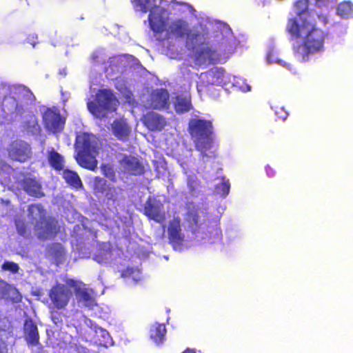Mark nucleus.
Wrapping results in <instances>:
<instances>
[{
  "instance_id": "1",
  "label": "nucleus",
  "mask_w": 353,
  "mask_h": 353,
  "mask_svg": "<svg viewBox=\"0 0 353 353\" xmlns=\"http://www.w3.org/2000/svg\"><path fill=\"white\" fill-rule=\"evenodd\" d=\"M310 0H297L294 3V9L297 17L288 20L286 32L292 39H302V42L294 45V56L301 62L307 61L311 55L321 53L325 50V43L329 33L316 26V24L305 17L309 13Z\"/></svg>"
},
{
  "instance_id": "2",
  "label": "nucleus",
  "mask_w": 353,
  "mask_h": 353,
  "mask_svg": "<svg viewBox=\"0 0 353 353\" xmlns=\"http://www.w3.org/2000/svg\"><path fill=\"white\" fill-rule=\"evenodd\" d=\"M194 142V148L200 152V157L214 159L216 157L214 144L213 125L211 121L203 119H192L188 128Z\"/></svg>"
},
{
  "instance_id": "3",
  "label": "nucleus",
  "mask_w": 353,
  "mask_h": 353,
  "mask_svg": "<svg viewBox=\"0 0 353 353\" xmlns=\"http://www.w3.org/2000/svg\"><path fill=\"white\" fill-rule=\"evenodd\" d=\"M74 149L76 154L74 159L81 168L94 171L97 168V160L95 154L97 148L93 144L92 137L87 132L78 134L76 136Z\"/></svg>"
},
{
  "instance_id": "4",
  "label": "nucleus",
  "mask_w": 353,
  "mask_h": 353,
  "mask_svg": "<svg viewBox=\"0 0 353 353\" xmlns=\"http://www.w3.org/2000/svg\"><path fill=\"white\" fill-rule=\"evenodd\" d=\"M119 105V101L110 89H100L96 94L95 101L87 103L89 112L98 118L105 116V112H115Z\"/></svg>"
},
{
  "instance_id": "5",
  "label": "nucleus",
  "mask_w": 353,
  "mask_h": 353,
  "mask_svg": "<svg viewBox=\"0 0 353 353\" xmlns=\"http://www.w3.org/2000/svg\"><path fill=\"white\" fill-rule=\"evenodd\" d=\"M200 34L192 32L188 22L181 18L172 20L167 26L166 38L185 39V46L193 50Z\"/></svg>"
},
{
  "instance_id": "6",
  "label": "nucleus",
  "mask_w": 353,
  "mask_h": 353,
  "mask_svg": "<svg viewBox=\"0 0 353 353\" xmlns=\"http://www.w3.org/2000/svg\"><path fill=\"white\" fill-rule=\"evenodd\" d=\"M72 296L71 290L66 285L63 283H56L48 292V297L50 300L53 310L65 309Z\"/></svg>"
},
{
  "instance_id": "7",
  "label": "nucleus",
  "mask_w": 353,
  "mask_h": 353,
  "mask_svg": "<svg viewBox=\"0 0 353 353\" xmlns=\"http://www.w3.org/2000/svg\"><path fill=\"white\" fill-rule=\"evenodd\" d=\"M225 70L223 68H212L202 72L197 82L196 88L199 92H205L210 85H219L223 83Z\"/></svg>"
},
{
  "instance_id": "8",
  "label": "nucleus",
  "mask_w": 353,
  "mask_h": 353,
  "mask_svg": "<svg viewBox=\"0 0 353 353\" xmlns=\"http://www.w3.org/2000/svg\"><path fill=\"white\" fill-rule=\"evenodd\" d=\"M42 120L45 129L49 132L57 134L64 129L65 119L56 108H47L43 114Z\"/></svg>"
},
{
  "instance_id": "9",
  "label": "nucleus",
  "mask_w": 353,
  "mask_h": 353,
  "mask_svg": "<svg viewBox=\"0 0 353 353\" xmlns=\"http://www.w3.org/2000/svg\"><path fill=\"white\" fill-rule=\"evenodd\" d=\"M168 238L169 243L174 250L181 248L185 241V235L182 232L181 219L174 216L168 223Z\"/></svg>"
},
{
  "instance_id": "10",
  "label": "nucleus",
  "mask_w": 353,
  "mask_h": 353,
  "mask_svg": "<svg viewBox=\"0 0 353 353\" xmlns=\"http://www.w3.org/2000/svg\"><path fill=\"white\" fill-rule=\"evenodd\" d=\"M163 204L154 199L149 197L143 207V214L155 222L161 223L165 219V213L163 211Z\"/></svg>"
},
{
  "instance_id": "11",
  "label": "nucleus",
  "mask_w": 353,
  "mask_h": 353,
  "mask_svg": "<svg viewBox=\"0 0 353 353\" xmlns=\"http://www.w3.org/2000/svg\"><path fill=\"white\" fill-rule=\"evenodd\" d=\"M170 94L165 88L153 90L148 99V105L154 110L168 109L170 105Z\"/></svg>"
},
{
  "instance_id": "12",
  "label": "nucleus",
  "mask_w": 353,
  "mask_h": 353,
  "mask_svg": "<svg viewBox=\"0 0 353 353\" xmlns=\"http://www.w3.org/2000/svg\"><path fill=\"white\" fill-rule=\"evenodd\" d=\"M19 183L22 190L30 196L40 199L45 196L42 184L34 176L25 175Z\"/></svg>"
},
{
  "instance_id": "13",
  "label": "nucleus",
  "mask_w": 353,
  "mask_h": 353,
  "mask_svg": "<svg viewBox=\"0 0 353 353\" xmlns=\"http://www.w3.org/2000/svg\"><path fill=\"white\" fill-rule=\"evenodd\" d=\"M36 227L40 230L38 237L42 240L53 238L59 232V226L57 221L53 218L45 217L43 220L37 222Z\"/></svg>"
},
{
  "instance_id": "14",
  "label": "nucleus",
  "mask_w": 353,
  "mask_h": 353,
  "mask_svg": "<svg viewBox=\"0 0 353 353\" xmlns=\"http://www.w3.org/2000/svg\"><path fill=\"white\" fill-rule=\"evenodd\" d=\"M30 145L23 141L14 143L9 150V156L12 159L19 162H25L31 157Z\"/></svg>"
},
{
  "instance_id": "15",
  "label": "nucleus",
  "mask_w": 353,
  "mask_h": 353,
  "mask_svg": "<svg viewBox=\"0 0 353 353\" xmlns=\"http://www.w3.org/2000/svg\"><path fill=\"white\" fill-rule=\"evenodd\" d=\"M0 112L2 117L6 119L9 115L21 114L22 110L14 97L6 94L0 103Z\"/></svg>"
},
{
  "instance_id": "16",
  "label": "nucleus",
  "mask_w": 353,
  "mask_h": 353,
  "mask_svg": "<svg viewBox=\"0 0 353 353\" xmlns=\"http://www.w3.org/2000/svg\"><path fill=\"white\" fill-rule=\"evenodd\" d=\"M111 130L113 135L123 142L129 139L131 134V128L123 118L114 119L111 124Z\"/></svg>"
},
{
  "instance_id": "17",
  "label": "nucleus",
  "mask_w": 353,
  "mask_h": 353,
  "mask_svg": "<svg viewBox=\"0 0 353 353\" xmlns=\"http://www.w3.org/2000/svg\"><path fill=\"white\" fill-rule=\"evenodd\" d=\"M142 122L151 131H161L166 125L165 118L154 112H149L144 114L142 117Z\"/></svg>"
},
{
  "instance_id": "18",
  "label": "nucleus",
  "mask_w": 353,
  "mask_h": 353,
  "mask_svg": "<svg viewBox=\"0 0 353 353\" xmlns=\"http://www.w3.org/2000/svg\"><path fill=\"white\" fill-rule=\"evenodd\" d=\"M25 340L28 345L36 346L39 344V334L37 325L32 319L25 320L23 326Z\"/></svg>"
},
{
  "instance_id": "19",
  "label": "nucleus",
  "mask_w": 353,
  "mask_h": 353,
  "mask_svg": "<svg viewBox=\"0 0 353 353\" xmlns=\"http://www.w3.org/2000/svg\"><path fill=\"white\" fill-rule=\"evenodd\" d=\"M120 163L130 174L138 176L144 173V167L134 157L125 155L120 161Z\"/></svg>"
},
{
  "instance_id": "20",
  "label": "nucleus",
  "mask_w": 353,
  "mask_h": 353,
  "mask_svg": "<svg viewBox=\"0 0 353 353\" xmlns=\"http://www.w3.org/2000/svg\"><path fill=\"white\" fill-rule=\"evenodd\" d=\"M219 59V56L216 51L208 44L202 43L195 53V60L200 63H205L206 61L214 63Z\"/></svg>"
},
{
  "instance_id": "21",
  "label": "nucleus",
  "mask_w": 353,
  "mask_h": 353,
  "mask_svg": "<svg viewBox=\"0 0 353 353\" xmlns=\"http://www.w3.org/2000/svg\"><path fill=\"white\" fill-rule=\"evenodd\" d=\"M21 294L16 288L0 279V299L19 303L21 301Z\"/></svg>"
},
{
  "instance_id": "22",
  "label": "nucleus",
  "mask_w": 353,
  "mask_h": 353,
  "mask_svg": "<svg viewBox=\"0 0 353 353\" xmlns=\"http://www.w3.org/2000/svg\"><path fill=\"white\" fill-rule=\"evenodd\" d=\"M150 28L155 34L166 31V21L162 14L156 10L151 11L148 15Z\"/></svg>"
},
{
  "instance_id": "23",
  "label": "nucleus",
  "mask_w": 353,
  "mask_h": 353,
  "mask_svg": "<svg viewBox=\"0 0 353 353\" xmlns=\"http://www.w3.org/2000/svg\"><path fill=\"white\" fill-rule=\"evenodd\" d=\"M68 284L70 286L74 287V293L79 302H82L85 307H93L96 305L95 300L88 291L87 289L81 288L79 286H76V281L70 279Z\"/></svg>"
},
{
  "instance_id": "24",
  "label": "nucleus",
  "mask_w": 353,
  "mask_h": 353,
  "mask_svg": "<svg viewBox=\"0 0 353 353\" xmlns=\"http://www.w3.org/2000/svg\"><path fill=\"white\" fill-rule=\"evenodd\" d=\"M166 332L165 324L154 323L150 328V337L157 345H159L165 340Z\"/></svg>"
},
{
  "instance_id": "25",
  "label": "nucleus",
  "mask_w": 353,
  "mask_h": 353,
  "mask_svg": "<svg viewBox=\"0 0 353 353\" xmlns=\"http://www.w3.org/2000/svg\"><path fill=\"white\" fill-rule=\"evenodd\" d=\"M48 161L52 169L56 171L63 170L65 166L64 157L58 152L52 149L48 152Z\"/></svg>"
},
{
  "instance_id": "26",
  "label": "nucleus",
  "mask_w": 353,
  "mask_h": 353,
  "mask_svg": "<svg viewBox=\"0 0 353 353\" xmlns=\"http://www.w3.org/2000/svg\"><path fill=\"white\" fill-rule=\"evenodd\" d=\"M46 255L52 257L56 261L60 262L63 258L65 251L60 243H52L47 245Z\"/></svg>"
},
{
  "instance_id": "27",
  "label": "nucleus",
  "mask_w": 353,
  "mask_h": 353,
  "mask_svg": "<svg viewBox=\"0 0 353 353\" xmlns=\"http://www.w3.org/2000/svg\"><path fill=\"white\" fill-rule=\"evenodd\" d=\"M63 178L70 186L79 189L83 188V183L75 171L65 169L63 172Z\"/></svg>"
},
{
  "instance_id": "28",
  "label": "nucleus",
  "mask_w": 353,
  "mask_h": 353,
  "mask_svg": "<svg viewBox=\"0 0 353 353\" xmlns=\"http://www.w3.org/2000/svg\"><path fill=\"white\" fill-rule=\"evenodd\" d=\"M157 0H131L135 10L143 13L153 11L156 7Z\"/></svg>"
},
{
  "instance_id": "29",
  "label": "nucleus",
  "mask_w": 353,
  "mask_h": 353,
  "mask_svg": "<svg viewBox=\"0 0 353 353\" xmlns=\"http://www.w3.org/2000/svg\"><path fill=\"white\" fill-rule=\"evenodd\" d=\"M28 216L32 220L39 219L40 221L46 217V211L40 203H32L28 205Z\"/></svg>"
},
{
  "instance_id": "30",
  "label": "nucleus",
  "mask_w": 353,
  "mask_h": 353,
  "mask_svg": "<svg viewBox=\"0 0 353 353\" xmlns=\"http://www.w3.org/2000/svg\"><path fill=\"white\" fill-rule=\"evenodd\" d=\"M336 12L343 18H348L353 14V4L350 1L341 2L337 6Z\"/></svg>"
},
{
  "instance_id": "31",
  "label": "nucleus",
  "mask_w": 353,
  "mask_h": 353,
  "mask_svg": "<svg viewBox=\"0 0 353 353\" xmlns=\"http://www.w3.org/2000/svg\"><path fill=\"white\" fill-rule=\"evenodd\" d=\"M110 184L108 181L100 176H95L93 179L92 190L95 194H103Z\"/></svg>"
},
{
  "instance_id": "32",
  "label": "nucleus",
  "mask_w": 353,
  "mask_h": 353,
  "mask_svg": "<svg viewBox=\"0 0 353 353\" xmlns=\"http://www.w3.org/2000/svg\"><path fill=\"white\" fill-rule=\"evenodd\" d=\"M102 174L112 182L117 181L116 170L114 167L109 163H102L100 166Z\"/></svg>"
},
{
  "instance_id": "33",
  "label": "nucleus",
  "mask_w": 353,
  "mask_h": 353,
  "mask_svg": "<svg viewBox=\"0 0 353 353\" xmlns=\"http://www.w3.org/2000/svg\"><path fill=\"white\" fill-rule=\"evenodd\" d=\"M192 109V105L190 100L185 98L177 99L175 104V110L178 113H184Z\"/></svg>"
},
{
  "instance_id": "34",
  "label": "nucleus",
  "mask_w": 353,
  "mask_h": 353,
  "mask_svg": "<svg viewBox=\"0 0 353 353\" xmlns=\"http://www.w3.org/2000/svg\"><path fill=\"white\" fill-rule=\"evenodd\" d=\"M199 211L195 208L189 210L186 214L187 221L195 227H197L199 225Z\"/></svg>"
},
{
  "instance_id": "35",
  "label": "nucleus",
  "mask_w": 353,
  "mask_h": 353,
  "mask_svg": "<svg viewBox=\"0 0 353 353\" xmlns=\"http://www.w3.org/2000/svg\"><path fill=\"white\" fill-rule=\"evenodd\" d=\"M119 190V188L110 184L102 195L108 201H115L118 196Z\"/></svg>"
},
{
  "instance_id": "36",
  "label": "nucleus",
  "mask_w": 353,
  "mask_h": 353,
  "mask_svg": "<svg viewBox=\"0 0 353 353\" xmlns=\"http://www.w3.org/2000/svg\"><path fill=\"white\" fill-rule=\"evenodd\" d=\"M1 268L3 271H8L12 274H17L19 270V266L17 263L9 261H4L2 263Z\"/></svg>"
},
{
  "instance_id": "37",
  "label": "nucleus",
  "mask_w": 353,
  "mask_h": 353,
  "mask_svg": "<svg viewBox=\"0 0 353 353\" xmlns=\"http://www.w3.org/2000/svg\"><path fill=\"white\" fill-rule=\"evenodd\" d=\"M16 229L18 234L25 236L27 234V227L24 221L17 220L15 221Z\"/></svg>"
},
{
  "instance_id": "38",
  "label": "nucleus",
  "mask_w": 353,
  "mask_h": 353,
  "mask_svg": "<svg viewBox=\"0 0 353 353\" xmlns=\"http://www.w3.org/2000/svg\"><path fill=\"white\" fill-rule=\"evenodd\" d=\"M14 89L15 90L14 91L15 94H20V93H22V94H32L31 92V91L30 90V89L28 88L25 85H17V86H14Z\"/></svg>"
},
{
  "instance_id": "39",
  "label": "nucleus",
  "mask_w": 353,
  "mask_h": 353,
  "mask_svg": "<svg viewBox=\"0 0 353 353\" xmlns=\"http://www.w3.org/2000/svg\"><path fill=\"white\" fill-rule=\"evenodd\" d=\"M336 0H315V5L319 8L328 6L329 4H332Z\"/></svg>"
},
{
  "instance_id": "40",
  "label": "nucleus",
  "mask_w": 353,
  "mask_h": 353,
  "mask_svg": "<svg viewBox=\"0 0 353 353\" xmlns=\"http://www.w3.org/2000/svg\"><path fill=\"white\" fill-rule=\"evenodd\" d=\"M275 113L277 115V117L282 119V120H285L286 119V118L288 117V112H286L283 108H277L276 110H275Z\"/></svg>"
},
{
  "instance_id": "41",
  "label": "nucleus",
  "mask_w": 353,
  "mask_h": 353,
  "mask_svg": "<svg viewBox=\"0 0 353 353\" xmlns=\"http://www.w3.org/2000/svg\"><path fill=\"white\" fill-rule=\"evenodd\" d=\"M26 42L34 47L38 43V37L37 34H29L26 38Z\"/></svg>"
},
{
  "instance_id": "42",
  "label": "nucleus",
  "mask_w": 353,
  "mask_h": 353,
  "mask_svg": "<svg viewBox=\"0 0 353 353\" xmlns=\"http://www.w3.org/2000/svg\"><path fill=\"white\" fill-rule=\"evenodd\" d=\"M37 125L38 123L36 117H32L29 121L25 122L24 126L26 127L27 129H29L30 128H34Z\"/></svg>"
},
{
  "instance_id": "43",
  "label": "nucleus",
  "mask_w": 353,
  "mask_h": 353,
  "mask_svg": "<svg viewBox=\"0 0 353 353\" xmlns=\"http://www.w3.org/2000/svg\"><path fill=\"white\" fill-rule=\"evenodd\" d=\"M224 195L228 194L230 190V184L228 181H223L219 184V186Z\"/></svg>"
},
{
  "instance_id": "44",
  "label": "nucleus",
  "mask_w": 353,
  "mask_h": 353,
  "mask_svg": "<svg viewBox=\"0 0 353 353\" xmlns=\"http://www.w3.org/2000/svg\"><path fill=\"white\" fill-rule=\"evenodd\" d=\"M0 353H8V345L0 337Z\"/></svg>"
},
{
  "instance_id": "45",
  "label": "nucleus",
  "mask_w": 353,
  "mask_h": 353,
  "mask_svg": "<svg viewBox=\"0 0 353 353\" xmlns=\"http://www.w3.org/2000/svg\"><path fill=\"white\" fill-rule=\"evenodd\" d=\"M265 171H266V173H267L268 176H270V177H272V176H274L275 175V171L270 165H267L265 167Z\"/></svg>"
},
{
  "instance_id": "46",
  "label": "nucleus",
  "mask_w": 353,
  "mask_h": 353,
  "mask_svg": "<svg viewBox=\"0 0 353 353\" xmlns=\"http://www.w3.org/2000/svg\"><path fill=\"white\" fill-rule=\"evenodd\" d=\"M318 18L319 20L322 21V23L325 26L328 23V19L327 17L325 14H319Z\"/></svg>"
},
{
  "instance_id": "47",
  "label": "nucleus",
  "mask_w": 353,
  "mask_h": 353,
  "mask_svg": "<svg viewBox=\"0 0 353 353\" xmlns=\"http://www.w3.org/2000/svg\"><path fill=\"white\" fill-rule=\"evenodd\" d=\"M182 353H196V351L193 349L187 348Z\"/></svg>"
},
{
  "instance_id": "48",
  "label": "nucleus",
  "mask_w": 353,
  "mask_h": 353,
  "mask_svg": "<svg viewBox=\"0 0 353 353\" xmlns=\"http://www.w3.org/2000/svg\"><path fill=\"white\" fill-rule=\"evenodd\" d=\"M277 62H278L279 64H281V65H283V66L286 67V68H288L289 70H290V69H291V67H290V64H287L286 63H282V61H278Z\"/></svg>"
},
{
  "instance_id": "49",
  "label": "nucleus",
  "mask_w": 353,
  "mask_h": 353,
  "mask_svg": "<svg viewBox=\"0 0 353 353\" xmlns=\"http://www.w3.org/2000/svg\"><path fill=\"white\" fill-rule=\"evenodd\" d=\"M52 321H53L55 324H57L59 322H61V321H59V318H58V317H57V316H52Z\"/></svg>"
},
{
  "instance_id": "50",
  "label": "nucleus",
  "mask_w": 353,
  "mask_h": 353,
  "mask_svg": "<svg viewBox=\"0 0 353 353\" xmlns=\"http://www.w3.org/2000/svg\"><path fill=\"white\" fill-rule=\"evenodd\" d=\"M32 353H46L44 350H42V348L39 350L34 351Z\"/></svg>"
},
{
  "instance_id": "51",
  "label": "nucleus",
  "mask_w": 353,
  "mask_h": 353,
  "mask_svg": "<svg viewBox=\"0 0 353 353\" xmlns=\"http://www.w3.org/2000/svg\"><path fill=\"white\" fill-rule=\"evenodd\" d=\"M268 58L269 61H270V63H272V61L270 60V54H269V55H268Z\"/></svg>"
}]
</instances>
